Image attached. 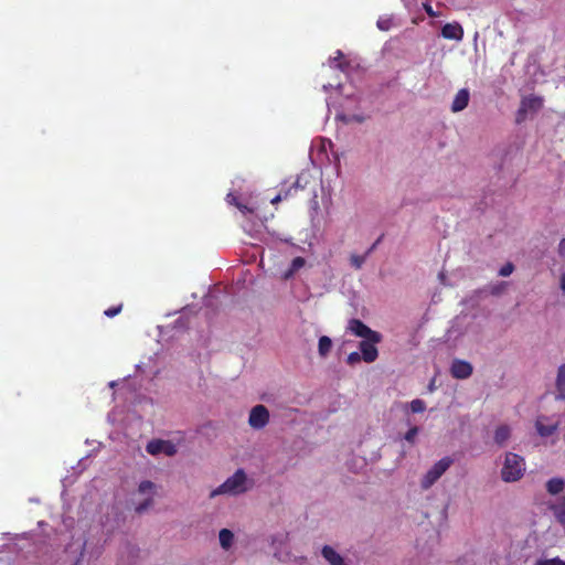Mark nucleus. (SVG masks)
I'll return each mask as SVG.
<instances>
[{
  "label": "nucleus",
  "instance_id": "f257e3e1",
  "mask_svg": "<svg viewBox=\"0 0 565 565\" xmlns=\"http://www.w3.org/2000/svg\"><path fill=\"white\" fill-rule=\"evenodd\" d=\"M524 471V459L514 452H508L501 470L502 480L505 482L518 481L522 478Z\"/></svg>",
  "mask_w": 565,
  "mask_h": 565
},
{
  "label": "nucleus",
  "instance_id": "f03ea898",
  "mask_svg": "<svg viewBox=\"0 0 565 565\" xmlns=\"http://www.w3.org/2000/svg\"><path fill=\"white\" fill-rule=\"evenodd\" d=\"M246 483V473L243 469L236 470V472L227 478L220 487L211 492V497L220 495V494H231L237 495L244 493L247 488Z\"/></svg>",
  "mask_w": 565,
  "mask_h": 565
},
{
  "label": "nucleus",
  "instance_id": "7ed1b4c3",
  "mask_svg": "<svg viewBox=\"0 0 565 565\" xmlns=\"http://www.w3.org/2000/svg\"><path fill=\"white\" fill-rule=\"evenodd\" d=\"M452 459L450 457H444L437 461L424 476L422 480V487L424 489L430 488L451 466Z\"/></svg>",
  "mask_w": 565,
  "mask_h": 565
},
{
  "label": "nucleus",
  "instance_id": "20e7f679",
  "mask_svg": "<svg viewBox=\"0 0 565 565\" xmlns=\"http://www.w3.org/2000/svg\"><path fill=\"white\" fill-rule=\"evenodd\" d=\"M348 330L355 337H359L362 339H369L372 341H382V334L380 332L374 331L371 328H369L360 319H351L348 324Z\"/></svg>",
  "mask_w": 565,
  "mask_h": 565
},
{
  "label": "nucleus",
  "instance_id": "39448f33",
  "mask_svg": "<svg viewBox=\"0 0 565 565\" xmlns=\"http://www.w3.org/2000/svg\"><path fill=\"white\" fill-rule=\"evenodd\" d=\"M146 450L148 454H150L152 456L164 454L169 457H172L177 454L175 445L173 443H171L170 440H162V439L150 440L146 446Z\"/></svg>",
  "mask_w": 565,
  "mask_h": 565
},
{
  "label": "nucleus",
  "instance_id": "423d86ee",
  "mask_svg": "<svg viewBox=\"0 0 565 565\" xmlns=\"http://www.w3.org/2000/svg\"><path fill=\"white\" fill-rule=\"evenodd\" d=\"M269 422V412L264 405H256L252 408L248 424L255 429L264 428Z\"/></svg>",
  "mask_w": 565,
  "mask_h": 565
},
{
  "label": "nucleus",
  "instance_id": "0eeeda50",
  "mask_svg": "<svg viewBox=\"0 0 565 565\" xmlns=\"http://www.w3.org/2000/svg\"><path fill=\"white\" fill-rule=\"evenodd\" d=\"M543 106V99L537 96H527L521 100L516 120L521 121L527 111H537Z\"/></svg>",
  "mask_w": 565,
  "mask_h": 565
},
{
  "label": "nucleus",
  "instance_id": "6e6552de",
  "mask_svg": "<svg viewBox=\"0 0 565 565\" xmlns=\"http://www.w3.org/2000/svg\"><path fill=\"white\" fill-rule=\"evenodd\" d=\"M380 342L381 341H372L369 339H363L360 342L359 349L361 351V355L364 362L372 363L377 359L379 351L375 345Z\"/></svg>",
  "mask_w": 565,
  "mask_h": 565
},
{
  "label": "nucleus",
  "instance_id": "1a4fd4ad",
  "mask_svg": "<svg viewBox=\"0 0 565 565\" xmlns=\"http://www.w3.org/2000/svg\"><path fill=\"white\" fill-rule=\"evenodd\" d=\"M472 365L467 361L456 359L451 363L450 374L455 379H468L472 374Z\"/></svg>",
  "mask_w": 565,
  "mask_h": 565
},
{
  "label": "nucleus",
  "instance_id": "9d476101",
  "mask_svg": "<svg viewBox=\"0 0 565 565\" xmlns=\"http://www.w3.org/2000/svg\"><path fill=\"white\" fill-rule=\"evenodd\" d=\"M441 35L447 40L461 41L463 38V29L458 22L446 23L441 28Z\"/></svg>",
  "mask_w": 565,
  "mask_h": 565
},
{
  "label": "nucleus",
  "instance_id": "9b49d317",
  "mask_svg": "<svg viewBox=\"0 0 565 565\" xmlns=\"http://www.w3.org/2000/svg\"><path fill=\"white\" fill-rule=\"evenodd\" d=\"M469 98L470 94L467 88L459 89L452 100L451 110L454 113L463 110L468 106Z\"/></svg>",
  "mask_w": 565,
  "mask_h": 565
},
{
  "label": "nucleus",
  "instance_id": "f8f14e48",
  "mask_svg": "<svg viewBox=\"0 0 565 565\" xmlns=\"http://www.w3.org/2000/svg\"><path fill=\"white\" fill-rule=\"evenodd\" d=\"M321 554L330 565H347L344 558L330 545H324Z\"/></svg>",
  "mask_w": 565,
  "mask_h": 565
},
{
  "label": "nucleus",
  "instance_id": "ddd939ff",
  "mask_svg": "<svg viewBox=\"0 0 565 565\" xmlns=\"http://www.w3.org/2000/svg\"><path fill=\"white\" fill-rule=\"evenodd\" d=\"M556 393L557 398L565 399V363L557 371Z\"/></svg>",
  "mask_w": 565,
  "mask_h": 565
},
{
  "label": "nucleus",
  "instance_id": "4468645a",
  "mask_svg": "<svg viewBox=\"0 0 565 565\" xmlns=\"http://www.w3.org/2000/svg\"><path fill=\"white\" fill-rule=\"evenodd\" d=\"M536 430L539 433L540 436L542 437H550L552 436L556 429H557V423H553V424H548V425H545L541 418H539L536 420Z\"/></svg>",
  "mask_w": 565,
  "mask_h": 565
},
{
  "label": "nucleus",
  "instance_id": "2eb2a0df",
  "mask_svg": "<svg viewBox=\"0 0 565 565\" xmlns=\"http://www.w3.org/2000/svg\"><path fill=\"white\" fill-rule=\"evenodd\" d=\"M565 488V481L562 478H552L546 482V491L556 495L561 493Z\"/></svg>",
  "mask_w": 565,
  "mask_h": 565
},
{
  "label": "nucleus",
  "instance_id": "dca6fc26",
  "mask_svg": "<svg viewBox=\"0 0 565 565\" xmlns=\"http://www.w3.org/2000/svg\"><path fill=\"white\" fill-rule=\"evenodd\" d=\"M511 430L507 425L499 426L494 431V441L499 446H503L505 441L510 438Z\"/></svg>",
  "mask_w": 565,
  "mask_h": 565
},
{
  "label": "nucleus",
  "instance_id": "f3484780",
  "mask_svg": "<svg viewBox=\"0 0 565 565\" xmlns=\"http://www.w3.org/2000/svg\"><path fill=\"white\" fill-rule=\"evenodd\" d=\"M551 509L557 521L565 524V497L561 498Z\"/></svg>",
  "mask_w": 565,
  "mask_h": 565
},
{
  "label": "nucleus",
  "instance_id": "a211bd4d",
  "mask_svg": "<svg viewBox=\"0 0 565 565\" xmlns=\"http://www.w3.org/2000/svg\"><path fill=\"white\" fill-rule=\"evenodd\" d=\"M331 349L332 340L327 335L320 337L318 342V352L320 356L326 358L330 353Z\"/></svg>",
  "mask_w": 565,
  "mask_h": 565
},
{
  "label": "nucleus",
  "instance_id": "6ab92c4d",
  "mask_svg": "<svg viewBox=\"0 0 565 565\" xmlns=\"http://www.w3.org/2000/svg\"><path fill=\"white\" fill-rule=\"evenodd\" d=\"M220 544L224 550H228L233 544L234 534L227 529H222L218 534Z\"/></svg>",
  "mask_w": 565,
  "mask_h": 565
},
{
  "label": "nucleus",
  "instance_id": "aec40b11",
  "mask_svg": "<svg viewBox=\"0 0 565 565\" xmlns=\"http://www.w3.org/2000/svg\"><path fill=\"white\" fill-rule=\"evenodd\" d=\"M381 31H390L394 26V19L392 15H382L376 22Z\"/></svg>",
  "mask_w": 565,
  "mask_h": 565
},
{
  "label": "nucleus",
  "instance_id": "412c9836",
  "mask_svg": "<svg viewBox=\"0 0 565 565\" xmlns=\"http://www.w3.org/2000/svg\"><path fill=\"white\" fill-rule=\"evenodd\" d=\"M298 188H299V182L297 180L286 192H284V193L280 192L275 198H273L271 203L277 204L281 200H286L290 195L291 190L292 189L297 190Z\"/></svg>",
  "mask_w": 565,
  "mask_h": 565
},
{
  "label": "nucleus",
  "instance_id": "4be33fe9",
  "mask_svg": "<svg viewBox=\"0 0 565 565\" xmlns=\"http://www.w3.org/2000/svg\"><path fill=\"white\" fill-rule=\"evenodd\" d=\"M367 258V255L364 254V255H356V254H352L350 256V263L351 265L355 268V269H360L362 268L363 264L365 263Z\"/></svg>",
  "mask_w": 565,
  "mask_h": 565
},
{
  "label": "nucleus",
  "instance_id": "5701e85b",
  "mask_svg": "<svg viewBox=\"0 0 565 565\" xmlns=\"http://www.w3.org/2000/svg\"><path fill=\"white\" fill-rule=\"evenodd\" d=\"M411 411L413 413H422L426 409V404L423 399L416 398L411 402Z\"/></svg>",
  "mask_w": 565,
  "mask_h": 565
},
{
  "label": "nucleus",
  "instance_id": "b1692460",
  "mask_svg": "<svg viewBox=\"0 0 565 565\" xmlns=\"http://www.w3.org/2000/svg\"><path fill=\"white\" fill-rule=\"evenodd\" d=\"M154 488H156V486L152 481L145 480V481L140 482L138 491L140 493H151V492H153Z\"/></svg>",
  "mask_w": 565,
  "mask_h": 565
},
{
  "label": "nucleus",
  "instance_id": "393cba45",
  "mask_svg": "<svg viewBox=\"0 0 565 565\" xmlns=\"http://www.w3.org/2000/svg\"><path fill=\"white\" fill-rule=\"evenodd\" d=\"M305 258L298 256V257H295L291 262V266H290V269H289V274H292L297 270H299L300 268H302L305 266Z\"/></svg>",
  "mask_w": 565,
  "mask_h": 565
},
{
  "label": "nucleus",
  "instance_id": "a878e982",
  "mask_svg": "<svg viewBox=\"0 0 565 565\" xmlns=\"http://www.w3.org/2000/svg\"><path fill=\"white\" fill-rule=\"evenodd\" d=\"M513 270H514V265L512 263H507L505 265H503L500 268L499 275L502 277H508L513 273Z\"/></svg>",
  "mask_w": 565,
  "mask_h": 565
},
{
  "label": "nucleus",
  "instance_id": "bb28decb",
  "mask_svg": "<svg viewBox=\"0 0 565 565\" xmlns=\"http://www.w3.org/2000/svg\"><path fill=\"white\" fill-rule=\"evenodd\" d=\"M121 309H122V305L120 303L118 306H114V307L106 309L104 311V315L108 318H113V317L117 316L121 311Z\"/></svg>",
  "mask_w": 565,
  "mask_h": 565
},
{
  "label": "nucleus",
  "instance_id": "cd10ccee",
  "mask_svg": "<svg viewBox=\"0 0 565 565\" xmlns=\"http://www.w3.org/2000/svg\"><path fill=\"white\" fill-rule=\"evenodd\" d=\"M361 360H363L361 353H359V352H351L348 355L347 362H348L349 365H354V364L359 363Z\"/></svg>",
  "mask_w": 565,
  "mask_h": 565
},
{
  "label": "nucleus",
  "instance_id": "c85d7f7f",
  "mask_svg": "<svg viewBox=\"0 0 565 565\" xmlns=\"http://www.w3.org/2000/svg\"><path fill=\"white\" fill-rule=\"evenodd\" d=\"M152 502H153L152 498L146 499L143 502L139 503L136 507V512L141 513V512L146 511L152 504Z\"/></svg>",
  "mask_w": 565,
  "mask_h": 565
},
{
  "label": "nucleus",
  "instance_id": "c756f323",
  "mask_svg": "<svg viewBox=\"0 0 565 565\" xmlns=\"http://www.w3.org/2000/svg\"><path fill=\"white\" fill-rule=\"evenodd\" d=\"M417 434H418V428L417 427H412L411 429L407 430V433L405 434L404 438L408 443H414L415 437L417 436Z\"/></svg>",
  "mask_w": 565,
  "mask_h": 565
},
{
  "label": "nucleus",
  "instance_id": "7c9ffc66",
  "mask_svg": "<svg viewBox=\"0 0 565 565\" xmlns=\"http://www.w3.org/2000/svg\"><path fill=\"white\" fill-rule=\"evenodd\" d=\"M535 565H565V562H563L558 558H552V559L540 561Z\"/></svg>",
  "mask_w": 565,
  "mask_h": 565
},
{
  "label": "nucleus",
  "instance_id": "2f4dec72",
  "mask_svg": "<svg viewBox=\"0 0 565 565\" xmlns=\"http://www.w3.org/2000/svg\"><path fill=\"white\" fill-rule=\"evenodd\" d=\"M235 206L244 214H248V213H253V209L248 207L247 205L245 204H242L241 202L239 203H235Z\"/></svg>",
  "mask_w": 565,
  "mask_h": 565
},
{
  "label": "nucleus",
  "instance_id": "473e14b6",
  "mask_svg": "<svg viewBox=\"0 0 565 565\" xmlns=\"http://www.w3.org/2000/svg\"><path fill=\"white\" fill-rule=\"evenodd\" d=\"M383 238V235H381L372 245L371 247L366 250V255L369 256L376 247L377 245L380 244V242L382 241Z\"/></svg>",
  "mask_w": 565,
  "mask_h": 565
},
{
  "label": "nucleus",
  "instance_id": "72a5a7b5",
  "mask_svg": "<svg viewBox=\"0 0 565 565\" xmlns=\"http://www.w3.org/2000/svg\"><path fill=\"white\" fill-rule=\"evenodd\" d=\"M558 253L561 257L565 258V238H563L558 244Z\"/></svg>",
  "mask_w": 565,
  "mask_h": 565
},
{
  "label": "nucleus",
  "instance_id": "f704fd0d",
  "mask_svg": "<svg viewBox=\"0 0 565 565\" xmlns=\"http://www.w3.org/2000/svg\"><path fill=\"white\" fill-rule=\"evenodd\" d=\"M343 58V54L341 51H337V56L333 58L334 62H338L337 66L342 68L340 61Z\"/></svg>",
  "mask_w": 565,
  "mask_h": 565
},
{
  "label": "nucleus",
  "instance_id": "c9c22d12",
  "mask_svg": "<svg viewBox=\"0 0 565 565\" xmlns=\"http://www.w3.org/2000/svg\"><path fill=\"white\" fill-rule=\"evenodd\" d=\"M425 11L426 13L431 17V18H435L436 17V13L434 12L433 8L429 6V4H425Z\"/></svg>",
  "mask_w": 565,
  "mask_h": 565
},
{
  "label": "nucleus",
  "instance_id": "e433bc0d",
  "mask_svg": "<svg viewBox=\"0 0 565 565\" xmlns=\"http://www.w3.org/2000/svg\"><path fill=\"white\" fill-rule=\"evenodd\" d=\"M227 202L231 203V204H234V205H235V203H239L237 198L235 195L231 194V193L227 194Z\"/></svg>",
  "mask_w": 565,
  "mask_h": 565
},
{
  "label": "nucleus",
  "instance_id": "4c0bfd02",
  "mask_svg": "<svg viewBox=\"0 0 565 565\" xmlns=\"http://www.w3.org/2000/svg\"><path fill=\"white\" fill-rule=\"evenodd\" d=\"M504 282H502L501 285L499 286H495L493 289H492V294L493 295H499L501 292V289H502V286H503Z\"/></svg>",
  "mask_w": 565,
  "mask_h": 565
},
{
  "label": "nucleus",
  "instance_id": "58836bf2",
  "mask_svg": "<svg viewBox=\"0 0 565 565\" xmlns=\"http://www.w3.org/2000/svg\"><path fill=\"white\" fill-rule=\"evenodd\" d=\"M561 288L565 292V271L562 274L561 277Z\"/></svg>",
  "mask_w": 565,
  "mask_h": 565
},
{
  "label": "nucleus",
  "instance_id": "ea45409f",
  "mask_svg": "<svg viewBox=\"0 0 565 565\" xmlns=\"http://www.w3.org/2000/svg\"><path fill=\"white\" fill-rule=\"evenodd\" d=\"M75 565H77V563Z\"/></svg>",
  "mask_w": 565,
  "mask_h": 565
}]
</instances>
